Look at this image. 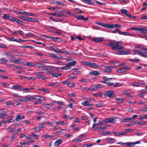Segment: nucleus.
<instances>
[{
	"label": "nucleus",
	"instance_id": "63",
	"mask_svg": "<svg viewBox=\"0 0 147 147\" xmlns=\"http://www.w3.org/2000/svg\"><path fill=\"white\" fill-rule=\"evenodd\" d=\"M26 13L27 12L25 11H24L23 12H18V13L21 14L22 15H26Z\"/></svg>",
	"mask_w": 147,
	"mask_h": 147
},
{
	"label": "nucleus",
	"instance_id": "64",
	"mask_svg": "<svg viewBox=\"0 0 147 147\" xmlns=\"http://www.w3.org/2000/svg\"><path fill=\"white\" fill-rule=\"evenodd\" d=\"M68 77L69 79H74L77 78L75 76H72L70 75L68 76Z\"/></svg>",
	"mask_w": 147,
	"mask_h": 147
},
{
	"label": "nucleus",
	"instance_id": "24",
	"mask_svg": "<svg viewBox=\"0 0 147 147\" xmlns=\"http://www.w3.org/2000/svg\"><path fill=\"white\" fill-rule=\"evenodd\" d=\"M76 63V62L75 61H74L72 62H71L70 63H68L67 64V66L69 68V67L71 66H73L74 65H75Z\"/></svg>",
	"mask_w": 147,
	"mask_h": 147
},
{
	"label": "nucleus",
	"instance_id": "58",
	"mask_svg": "<svg viewBox=\"0 0 147 147\" xmlns=\"http://www.w3.org/2000/svg\"><path fill=\"white\" fill-rule=\"evenodd\" d=\"M74 10L78 13H83V11H82L80 9H79L78 8L75 9H74Z\"/></svg>",
	"mask_w": 147,
	"mask_h": 147
},
{
	"label": "nucleus",
	"instance_id": "32",
	"mask_svg": "<svg viewBox=\"0 0 147 147\" xmlns=\"http://www.w3.org/2000/svg\"><path fill=\"white\" fill-rule=\"evenodd\" d=\"M61 74L59 73H56L54 74H53L52 76L53 77H57L59 76H61Z\"/></svg>",
	"mask_w": 147,
	"mask_h": 147
},
{
	"label": "nucleus",
	"instance_id": "30",
	"mask_svg": "<svg viewBox=\"0 0 147 147\" xmlns=\"http://www.w3.org/2000/svg\"><path fill=\"white\" fill-rule=\"evenodd\" d=\"M107 142L110 143H113L116 140L112 138L108 139Z\"/></svg>",
	"mask_w": 147,
	"mask_h": 147
},
{
	"label": "nucleus",
	"instance_id": "19",
	"mask_svg": "<svg viewBox=\"0 0 147 147\" xmlns=\"http://www.w3.org/2000/svg\"><path fill=\"white\" fill-rule=\"evenodd\" d=\"M84 3L90 5H93L94 3L91 0H82Z\"/></svg>",
	"mask_w": 147,
	"mask_h": 147
},
{
	"label": "nucleus",
	"instance_id": "13",
	"mask_svg": "<svg viewBox=\"0 0 147 147\" xmlns=\"http://www.w3.org/2000/svg\"><path fill=\"white\" fill-rule=\"evenodd\" d=\"M95 23L98 25H100L102 26L108 28V24H105L104 23L98 22H96Z\"/></svg>",
	"mask_w": 147,
	"mask_h": 147
},
{
	"label": "nucleus",
	"instance_id": "9",
	"mask_svg": "<svg viewBox=\"0 0 147 147\" xmlns=\"http://www.w3.org/2000/svg\"><path fill=\"white\" fill-rule=\"evenodd\" d=\"M120 11L122 14H124L127 16L128 17L130 13L128 11L125 9H121Z\"/></svg>",
	"mask_w": 147,
	"mask_h": 147
},
{
	"label": "nucleus",
	"instance_id": "60",
	"mask_svg": "<svg viewBox=\"0 0 147 147\" xmlns=\"http://www.w3.org/2000/svg\"><path fill=\"white\" fill-rule=\"evenodd\" d=\"M27 78L28 80H35L36 79V78L34 77H28Z\"/></svg>",
	"mask_w": 147,
	"mask_h": 147
},
{
	"label": "nucleus",
	"instance_id": "6",
	"mask_svg": "<svg viewBox=\"0 0 147 147\" xmlns=\"http://www.w3.org/2000/svg\"><path fill=\"white\" fill-rule=\"evenodd\" d=\"M121 26L119 24H108V28L112 29L115 27H121Z\"/></svg>",
	"mask_w": 147,
	"mask_h": 147
},
{
	"label": "nucleus",
	"instance_id": "5",
	"mask_svg": "<svg viewBox=\"0 0 147 147\" xmlns=\"http://www.w3.org/2000/svg\"><path fill=\"white\" fill-rule=\"evenodd\" d=\"M11 21H14L21 25H25V23L13 17Z\"/></svg>",
	"mask_w": 147,
	"mask_h": 147
},
{
	"label": "nucleus",
	"instance_id": "25",
	"mask_svg": "<svg viewBox=\"0 0 147 147\" xmlns=\"http://www.w3.org/2000/svg\"><path fill=\"white\" fill-rule=\"evenodd\" d=\"M140 31L145 34H147V29L144 28H140Z\"/></svg>",
	"mask_w": 147,
	"mask_h": 147
},
{
	"label": "nucleus",
	"instance_id": "10",
	"mask_svg": "<svg viewBox=\"0 0 147 147\" xmlns=\"http://www.w3.org/2000/svg\"><path fill=\"white\" fill-rule=\"evenodd\" d=\"M13 17L9 16V15L5 14L3 16V18L4 19H9L10 20H12Z\"/></svg>",
	"mask_w": 147,
	"mask_h": 147
},
{
	"label": "nucleus",
	"instance_id": "45",
	"mask_svg": "<svg viewBox=\"0 0 147 147\" xmlns=\"http://www.w3.org/2000/svg\"><path fill=\"white\" fill-rule=\"evenodd\" d=\"M124 51V55H127L129 54L130 53V51L128 49H126V51Z\"/></svg>",
	"mask_w": 147,
	"mask_h": 147
},
{
	"label": "nucleus",
	"instance_id": "48",
	"mask_svg": "<svg viewBox=\"0 0 147 147\" xmlns=\"http://www.w3.org/2000/svg\"><path fill=\"white\" fill-rule=\"evenodd\" d=\"M32 136L34 137V139H37L38 138V136L35 134L33 133H32V135L31 136Z\"/></svg>",
	"mask_w": 147,
	"mask_h": 147
},
{
	"label": "nucleus",
	"instance_id": "21",
	"mask_svg": "<svg viewBox=\"0 0 147 147\" xmlns=\"http://www.w3.org/2000/svg\"><path fill=\"white\" fill-rule=\"evenodd\" d=\"M140 143V142L139 141H137L134 142H129V147H133L135 144H139Z\"/></svg>",
	"mask_w": 147,
	"mask_h": 147
},
{
	"label": "nucleus",
	"instance_id": "54",
	"mask_svg": "<svg viewBox=\"0 0 147 147\" xmlns=\"http://www.w3.org/2000/svg\"><path fill=\"white\" fill-rule=\"evenodd\" d=\"M43 136H44V138H45L48 137H49L50 138H53L54 137V136L52 135H45Z\"/></svg>",
	"mask_w": 147,
	"mask_h": 147
},
{
	"label": "nucleus",
	"instance_id": "50",
	"mask_svg": "<svg viewBox=\"0 0 147 147\" xmlns=\"http://www.w3.org/2000/svg\"><path fill=\"white\" fill-rule=\"evenodd\" d=\"M21 91H25V92H28L29 91V88H23Z\"/></svg>",
	"mask_w": 147,
	"mask_h": 147
},
{
	"label": "nucleus",
	"instance_id": "37",
	"mask_svg": "<svg viewBox=\"0 0 147 147\" xmlns=\"http://www.w3.org/2000/svg\"><path fill=\"white\" fill-rule=\"evenodd\" d=\"M0 61H1V62L3 63H5L7 62V60L5 59L4 58H1L0 59Z\"/></svg>",
	"mask_w": 147,
	"mask_h": 147
},
{
	"label": "nucleus",
	"instance_id": "27",
	"mask_svg": "<svg viewBox=\"0 0 147 147\" xmlns=\"http://www.w3.org/2000/svg\"><path fill=\"white\" fill-rule=\"evenodd\" d=\"M131 119L130 118H128L124 119H122L121 120V122H128L131 121Z\"/></svg>",
	"mask_w": 147,
	"mask_h": 147
},
{
	"label": "nucleus",
	"instance_id": "15",
	"mask_svg": "<svg viewBox=\"0 0 147 147\" xmlns=\"http://www.w3.org/2000/svg\"><path fill=\"white\" fill-rule=\"evenodd\" d=\"M35 65L39 68H43L45 67V65L40 63H35Z\"/></svg>",
	"mask_w": 147,
	"mask_h": 147
},
{
	"label": "nucleus",
	"instance_id": "46",
	"mask_svg": "<svg viewBox=\"0 0 147 147\" xmlns=\"http://www.w3.org/2000/svg\"><path fill=\"white\" fill-rule=\"evenodd\" d=\"M70 69V68H69L67 64H66V66L61 67V69L67 70Z\"/></svg>",
	"mask_w": 147,
	"mask_h": 147
},
{
	"label": "nucleus",
	"instance_id": "55",
	"mask_svg": "<svg viewBox=\"0 0 147 147\" xmlns=\"http://www.w3.org/2000/svg\"><path fill=\"white\" fill-rule=\"evenodd\" d=\"M62 83L63 84H66L68 85L69 83V81L68 80L63 81L62 82Z\"/></svg>",
	"mask_w": 147,
	"mask_h": 147
},
{
	"label": "nucleus",
	"instance_id": "14",
	"mask_svg": "<svg viewBox=\"0 0 147 147\" xmlns=\"http://www.w3.org/2000/svg\"><path fill=\"white\" fill-rule=\"evenodd\" d=\"M89 74L91 76H97L99 75L100 73L98 71H95L90 72Z\"/></svg>",
	"mask_w": 147,
	"mask_h": 147
},
{
	"label": "nucleus",
	"instance_id": "53",
	"mask_svg": "<svg viewBox=\"0 0 147 147\" xmlns=\"http://www.w3.org/2000/svg\"><path fill=\"white\" fill-rule=\"evenodd\" d=\"M103 94L102 93H99L97 94H93V95L96 96V97L100 96H102Z\"/></svg>",
	"mask_w": 147,
	"mask_h": 147
},
{
	"label": "nucleus",
	"instance_id": "11",
	"mask_svg": "<svg viewBox=\"0 0 147 147\" xmlns=\"http://www.w3.org/2000/svg\"><path fill=\"white\" fill-rule=\"evenodd\" d=\"M24 118L25 117L24 116H20V115H17L16 117V120L18 121H20L22 119H24Z\"/></svg>",
	"mask_w": 147,
	"mask_h": 147
},
{
	"label": "nucleus",
	"instance_id": "41",
	"mask_svg": "<svg viewBox=\"0 0 147 147\" xmlns=\"http://www.w3.org/2000/svg\"><path fill=\"white\" fill-rule=\"evenodd\" d=\"M7 104L6 106H9L10 105H13L14 104V103L11 101H7L6 102Z\"/></svg>",
	"mask_w": 147,
	"mask_h": 147
},
{
	"label": "nucleus",
	"instance_id": "26",
	"mask_svg": "<svg viewBox=\"0 0 147 147\" xmlns=\"http://www.w3.org/2000/svg\"><path fill=\"white\" fill-rule=\"evenodd\" d=\"M140 117L138 118V119L140 120L147 118V115H140Z\"/></svg>",
	"mask_w": 147,
	"mask_h": 147
},
{
	"label": "nucleus",
	"instance_id": "57",
	"mask_svg": "<svg viewBox=\"0 0 147 147\" xmlns=\"http://www.w3.org/2000/svg\"><path fill=\"white\" fill-rule=\"evenodd\" d=\"M12 88L13 89H18V85H13L12 87Z\"/></svg>",
	"mask_w": 147,
	"mask_h": 147
},
{
	"label": "nucleus",
	"instance_id": "43",
	"mask_svg": "<svg viewBox=\"0 0 147 147\" xmlns=\"http://www.w3.org/2000/svg\"><path fill=\"white\" fill-rule=\"evenodd\" d=\"M92 88H90V90L91 91H96L97 90L95 86L94 87H92V86H91Z\"/></svg>",
	"mask_w": 147,
	"mask_h": 147
},
{
	"label": "nucleus",
	"instance_id": "12",
	"mask_svg": "<svg viewBox=\"0 0 147 147\" xmlns=\"http://www.w3.org/2000/svg\"><path fill=\"white\" fill-rule=\"evenodd\" d=\"M105 129V127H96L94 128V131H98L99 130H104Z\"/></svg>",
	"mask_w": 147,
	"mask_h": 147
},
{
	"label": "nucleus",
	"instance_id": "40",
	"mask_svg": "<svg viewBox=\"0 0 147 147\" xmlns=\"http://www.w3.org/2000/svg\"><path fill=\"white\" fill-rule=\"evenodd\" d=\"M34 96H28V101H30L34 100Z\"/></svg>",
	"mask_w": 147,
	"mask_h": 147
},
{
	"label": "nucleus",
	"instance_id": "59",
	"mask_svg": "<svg viewBox=\"0 0 147 147\" xmlns=\"http://www.w3.org/2000/svg\"><path fill=\"white\" fill-rule=\"evenodd\" d=\"M96 2L98 4L100 5H104L106 4L105 3H101L97 1H96Z\"/></svg>",
	"mask_w": 147,
	"mask_h": 147
},
{
	"label": "nucleus",
	"instance_id": "61",
	"mask_svg": "<svg viewBox=\"0 0 147 147\" xmlns=\"http://www.w3.org/2000/svg\"><path fill=\"white\" fill-rule=\"evenodd\" d=\"M116 54H117L121 55H124V51H118L117 52V53H116Z\"/></svg>",
	"mask_w": 147,
	"mask_h": 147
},
{
	"label": "nucleus",
	"instance_id": "29",
	"mask_svg": "<svg viewBox=\"0 0 147 147\" xmlns=\"http://www.w3.org/2000/svg\"><path fill=\"white\" fill-rule=\"evenodd\" d=\"M59 12L61 13H62L65 14H70L71 12L69 11H64L63 10H61L59 11Z\"/></svg>",
	"mask_w": 147,
	"mask_h": 147
},
{
	"label": "nucleus",
	"instance_id": "7",
	"mask_svg": "<svg viewBox=\"0 0 147 147\" xmlns=\"http://www.w3.org/2000/svg\"><path fill=\"white\" fill-rule=\"evenodd\" d=\"M24 20L27 22H38L37 20L36 19H34L32 18L28 17H26L25 19Z\"/></svg>",
	"mask_w": 147,
	"mask_h": 147
},
{
	"label": "nucleus",
	"instance_id": "8",
	"mask_svg": "<svg viewBox=\"0 0 147 147\" xmlns=\"http://www.w3.org/2000/svg\"><path fill=\"white\" fill-rule=\"evenodd\" d=\"M104 40V38L102 37H94L92 39V40L95 42H100Z\"/></svg>",
	"mask_w": 147,
	"mask_h": 147
},
{
	"label": "nucleus",
	"instance_id": "28",
	"mask_svg": "<svg viewBox=\"0 0 147 147\" xmlns=\"http://www.w3.org/2000/svg\"><path fill=\"white\" fill-rule=\"evenodd\" d=\"M52 15L54 16H55L58 17H62L65 16V15L63 14H57L56 13H52L51 14Z\"/></svg>",
	"mask_w": 147,
	"mask_h": 147
},
{
	"label": "nucleus",
	"instance_id": "51",
	"mask_svg": "<svg viewBox=\"0 0 147 147\" xmlns=\"http://www.w3.org/2000/svg\"><path fill=\"white\" fill-rule=\"evenodd\" d=\"M39 90L42 91L43 92H49V90L48 89H39Z\"/></svg>",
	"mask_w": 147,
	"mask_h": 147
},
{
	"label": "nucleus",
	"instance_id": "42",
	"mask_svg": "<svg viewBox=\"0 0 147 147\" xmlns=\"http://www.w3.org/2000/svg\"><path fill=\"white\" fill-rule=\"evenodd\" d=\"M19 59H13L11 61L12 62L14 63H20V62L19 61H20Z\"/></svg>",
	"mask_w": 147,
	"mask_h": 147
},
{
	"label": "nucleus",
	"instance_id": "16",
	"mask_svg": "<svg viewBox=\"0 0 147 147\" xmlns=\"http://www.w3.org/2000/svg\"><path fill=\"white\" fill-rule=\"evenodd\" d=\"M133 51L135 52L136 53L144 57V53L142 51H139L138 50L134 49L133 50Z\"/></svg>",
	"mask_w": 147,
	"mask_h": 147
},
{
	"label": "nucleus",
	"instance_id": "3",
	"mask_svg": "<svg viewBox=\"0 0 147 147\" xmlns=\"http://www.w3.org/2000/svg\"><path fill=\"white\" fill-rule=\"evenodd\" d=\"M84 65L95 69H97L99 67V66L97 65L96 63L88 61L84 62Z\"/></svg>",
	"mask_w": 147,
	"mask_h": 147
},
{
	"label": "nucleus",
	"instance_id": "38",
	"mask_svg": "<svg viewBox=\"0 0 147 147\" xmlns=\"http://www.w3.org/2000/svg\"><path fill=\"white\" fill-rule=\"evenodd\" d=\"M106 134L111 135V132H110L104 131L103 133L101 134V135H104Z\"/></svg>",
	"mask_w": 147,
	"mask_h": 147
},
{
	"label": "nucleus",
	"instance_id": "44",
	"mask_svg": "<svg viewBox=\"0 0 147 147\" xmlns=\"http://www.w3.org/2000/svg\"><path fill=\"white\" fill-rule=\"evenodd\" d=\"M140 28H138L136 27H133L131 28V29L134 30H135L140 31Z\"/></svg>",
	"mask_w": 147,
	"mask_h": 147
},
{
	"label": "nucleus",
	"instance_id": "49",
	"mask_svg": "<svg viewBox=\"0 0 147 147\" xmlns=\"http://www.w3.org/2000/svg\"><path fill=\"white\" fill-rule=\"evenodd\" d=\"M44 106L46 108L48 109L51 108L52 106L49 104H44Z\"/></svg>",
	"mask_w": 147,
	"mask_h": 147
},
{
	"label": "nucleus",
	"instance_id": "35",
	"mask_svg": "<svg viewBox=\"0 0 147 147\" xmlns=\"http://www.w3.org/2000/svg\"><path fill=\"white\" fill-rule=\"evenodd\" d=\"M90 102L88 101H85L82 103V104L84 106H88L89 104H90Z\"/></svg>",
	"mask_w": 147,
	"mask_h": 147
},
{
	"label": "nucleus",
	"instance_id": "33",
	"mask_svg": "<svg viewBox=\"0 0 147 147\" xmlns=\"http://www.w3.org/2000/svg\"><path fill=\"white\" fill-rule=\"evenodd\" d=\"M11 127V126H10L8 127L6 129V130H8V132H13L15 130V128H12V129H10V128Z\"/></svg>",
	"mask_w": 147,
	"mask_h": 147
},
{
	"label": "nucleus",
	"instance_id": "52",
	"mask_svg": "<svg viewBox=\"0 0 147 147\" xmlns=\"http://www.w3.org/2000/svg\"><path fill=\"white\" fill-rule=\"evenodd\" d=\"M34 100L36 99L39 101L40 100V96H39L35 95L34 96Z\"/></svg>",
	"mask_w": 147,
	"mask_h": 147
},
{
	"label": "nucleus",
	"instance_id": "22",
	"mask_svg": "<svg viewBox=\"0 0 147 147\" xmlns=\"http://www.w3.org/2000/svg\"><path fill=\"white\" fill-rule=\"evenodd\" d=\"M62 142V140L61 139H59L57 140L55 143L54 146H58Z\"/></svg>",
	"mask_w": 147,
	"mask_h": 147
},
{
	"label": "nucleus",
	"instance_id": "56",
	"mask_svg": "<svg viewBox=\"0 0 147 147\" xmlns=\"http://www.w3.org/2000/svg\"><path fill=\"white\" fill-rule=\"evenodd\" d=\"M20 144L22 145H24L28 144L29 143L28 141H27L26 142H21L20 143Z\"/></svg>",
	"mask_w": 147,
	"mask_h": 147
},
{
	"label": "nucleus",
	"instance_id": "2",
	"mask_svg": "<svg viewBox=\"0 0 147 147\" xmlns=\"http://www.w3.org/2000/svg\"><path fill=\"white\" fill-rule=\"evenodd\" d=\"M104 95L105 97H108L110 98H113L115 96L114 91L112 90H109L106 92L104 94Z\"/></svg>",
	"mask_w": 147,
	"mask_h": 147
},
{
	"label": "nucleus",
	"instance_id": "62",
	"mask_svg": "<svg viewBox=\"0 0 147 147\" xmlns=\"http://www.w3.org/2000/svg\"><path fill=\"white\" fill-rule=\"evenodd\" d=\"M35 63L33 64L31 62L27 63V65L30 66H33L34 65H35Z\"/></svg>",
	"mask_w": 147,
	"mask_h": 147
},
{
	"label": "nucleus",
	"instance_id": "23",
	"mask_svg": "<svg viewBox=\"0 0 147 147\" xmlns=\"http://www.w3.org/2000/svg\"><path fill=\"white\" fill-rule=\"evenodd\" d=\"M119 34L123 35H131V34L127 32H124L121 31L120 30L119 31Z\"/></svg>",
	"mask_w": 147,
	"mask_h": 147
},
{
	"label": "nucleus",
	"instance_id": "1",
	"mask_svg": "<svg viewBox=\"0 0 147 147\" xmlns=\"http://www.w3.org/2000/svg\"><path fill=\"white\" fill-rule=\"evenodd\" d=\"M119 42L118 41L114 40L110 42L108 45L110 46L113 50L117 51L124 49V47L119 45Z\"/></svg>",
	"mask_w": 147,
	"mask_h": 147
},
{
	"label": "nucleus",
	"instance_id": "4",
	"mask_svg": "<svg viewBox=\"0 0 147 147\" xmlns=\"http://www.w3.org/2000/svg\"><path fill=\"white\" fill-rule=\"evenodd\" d=\"M131 68L128 67H122L121 68L117 70V72L119 73H123L126 71L127 69H130Z\"/></svg>",
	"mask_w": 147,
	"mask_h": 147
},
{
	"label": "nucleus",
	"instance_id": "36",
	"mask_svg": "<svg viewBox=\"0 0 147 147\" xmlns=\"http://www.w3.org/2000/svg\"><path fill=\"white\" fill-rule=\"evenodd\" d=\"M127 133L126 131H124L123 132L119 133L117 135L119 136H120L121 135H126Z\"/></svg>",
	"mask_w": 147,
	"mask_h": 147
},
{
	"label": "nucleus",
	"instance_id": "18",
	"mask_svg": "<svg viewBox=\"0 0 147 147\" xmlns=\"http://www.w3.org/2000/svg\"><path fill=\"white\" fill-rule=\"evenodd\" d=\"M105 71L107 73H110L112 71V70L109 66H106L105 67Z\"/></svg>",
	"mask_w": 147,
	"mask_h": 147
},
{
	"label": "nucleus",
	"instance_id": "20",
	"mask_svg": "<svg viewBox=\"0 0 147 147\" xmlns=\"http://www.w3.org/2000/svg\"><path fill=\"white\" fill-rule=\"evenodd\" d=\"M78 20H88V18H85L83 16H80L78 18Z\"/></svg>",
	"mask_w": 147,
	"mask_h": 147
},
{
	"label": "nucleus",
	"instance_id": "34",
	"mask_svg": "<svg viewBox=\"0 0 147 147\" xmlns=\"http://www.w3.org/2000/svg\"><path fill=\"white\" fill-rule=\"evenodd\" d=\"M9 40L10 41H14L17 42H19L18 40L13 37L9 38Z\"/></svg>",
	"mask_w": 147,
	"mask_h": 147
},
{
	"label": "nucleus",
	"instance_id": "31",
	"mask_svg": "<svg viewBox=\"0 0 147 147\" xmlns=\"http://www.w3.org/2000/svg\"><path fill=\"white\" fill-rule=\"evenodd\" d=\"M58 83L57 82H55L53 83H49L48 85L50 86H58Z\"/></svg>",
	"mask_w": 147,
	"mask_h": 147
},
{
	"label": "nucleus",
	"instance_id": "47",
	"mask_svg": "<svg viewBox=\"0 0 147 147\" xmlns=\"http://www.w3.org/2000/svg\"><path fill=\"white\" fill-rule=\"evenodd\" d=\"M52 3H54L55 4H58L59 5H61V2L60 1H53V2Z\"/></svg>",
	"mask_w": 147,
	"mask_h": 147
},
{
	"label": "nucleus",
	"instance_id": "17",
	"mask_svg": "<svg viewBox=\"0 0 147 147\" xmlns=\"http://www.w3.org/2000/svg\"><path fill=\"white\" fill-rule=\"evenodd\" d=\"M116 120L115 118L111 117L108 119V123H116Z\"/></svg>",
	"mask_w": 147,
	"mask_h": 147
},
{
	"label": "nucleus",
	"instance_id": "39",
	"mask_svg": "<svg viewBox=\"0 0 147 147\" xmlns=\"http://www.w3.org/2000/svg\"><path fill=\"white\" fill-rule=\"evenodd\" d=\"M42 76H38L37 77V78L38 79L42 80H46L48 78L47 77H42Z\"/></svg>",
	"mask_w": 147,
	"mask_h": 147
}]
</instances>
